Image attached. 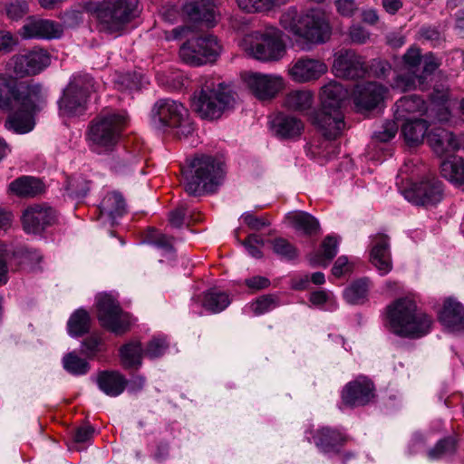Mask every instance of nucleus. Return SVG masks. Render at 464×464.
<instances>
[{"instance_id": "338daca9", "label": "nucleus", "mask_w": 464, "mask_h": 464, "mask_svg": "<svg viewBox=\"0 0 464 464\" xmlns=\"http://www.w3.org/2000/svg\"><path fill=\"white\" fill-rule=\"evenodd\" d=\"M187 211L183 206L178 207L169 212V222L171 227L179 228L184 224V219L186 217Z\"/></svg>"}, {"instance_id": "603ef678", "label": "nucleus", "mask_w": 464, "mask_h": 464, "mask_svg": "<svg viewBox=\"0 0 464 464\" xmlns=\"http://www.w3.org/2000/svg\"><path fill=\"white\" fill-rule=\"evenodd\" d=\"M169 348V343L165 337L155 336L150 340L144 349V355L155 359L162 356Z\"/></svg>"}, {"instance_id": "6e6d98bb", "label": "nucleus", "mask_w": 464, "mask_h": 464, "mask_svg": "<svg viewBox=\"0 0 464 464\" xmlns=\"http://www.w3.org/2000/svg\"><path fill=\"white\" fill-rule=\"evenodd\" d=\"M398 129L399 126L395 121H386L382 124L381 130L373 133V139L380 142H388L395 137Z\"/></svg>"}, {"instance_id": "7c9ffc66", "label": "nucleus", "mask_w": 464, "mask_h": 464, "mask_svg": "<svg viewBox=\"0 0 464 464\" xmlns=\"http://www.w3.org/2000/svg\"><path fill=\"white\" fill-rule=\"evenodd\" d=\"M428 142L433 151L439 156L458 150L459 146L457 137L452 132L444 129H434L428 135Z\"/></svg>"}, {"instance_id": "4d7b16f0", "label": "nucleus", "mask_w": 464, "mask_h": 464, "mask_svg": "<svg viewBox=\"0 0 464 464\" xmlns=\"http://www.w3.org/2000/svg\"><path fill=\"white\" fill-rule=\"evenodd\" d=\"M348 35L353 44H364L369 41L371 34L363 26L356 24L349 28Z\"/></svg>"}, {"instance_id": "393cba45", "label": "nucleus", "mask_w": 464, "mask_h": 464, "mask_svg": "<svg viewBox=\"0 0 464 464\" xmlns=\"http://www.w3.org/2000/svg\"><path fill=\"white\" fill-rule=\"evenodd\" d=\"M440 322L450 331L464 330V307L453 298L445 300L443 308L439 314Z\"/></svg>"}, {"instance_id": "79ce46f5", "label": "nucleus", "mask_w": 464, "mask_h": 464, "mask_svg": "<svg viewBox=\"0 0 464 464\" xmlns=\"http://www.w3.org/2000/svg\"><path fill=\"white\" fill-rule=\"evenodd\" d=\"M231 303L227 293L210 289L204 295L202 305L208 311L217 314L225 310Z\"/></svg>"}, {"instance_id": "37998d69", "label": "nucleus", "mask_w": 464, "mask_h": 464, "mask_svg": "<svg viewBox=\"0 0 464 464\" xmlns=\"http://www.w3.org/2000/svg\"><path fill=\"white\" fill-rule=\"evenodd\" d=\"M91 317L84 309L76 310L67 323L68 333L72 337L82 336L90 330Z\"/></svg>"}, {"instance_id": "0e129e2a", "label": "nucleus", "mask_w": 464, "mask_h": 464, "mask_svg": "<svg viewBox=\"0 0 464 464\" xmlns=\"http://www.w3.org/2000/svg\"><path fill=\"white\" fill-rule=\"evenodd\" d=\"M420 39L430 42L432 45L438 44L441 40L440 33L432 26H422L419 30Z\"/></svg>"}, {"instance_id": "cd10ccee", "label": "nucleus", "mask_w": 464, "mask_h": 464, "mask_svg": "<svg viewBox=\"0 0 464 464\" xmlns=\"http://www.w3.org/2000/svg\"><path fill=\"white\" fill-rule=\"evenodd\" d=\"M96 383L106 395L118 397L127 388L128 380L119 371H102L98 373Z\"/></svg>"}, {"instance_id": "a19ab883", "label": "nucleus", "mask_w": 464, "mask_h": 464, "mask_svg": "<svg viewBox=\"0 0 464 464\" xmlns=\"http://www.w3.org/2000/svg\"><path fill=\"white\" fill-rule=\"evenodd\" d=\"M289 0H237L238 7L246 13H267L282 5Z\"/></svg>"}, {"instance_id": "49530a36", "label": "nucleus", "mask_w": 464, "mask_h": 464, "mask_svg": "<svg viewBox=\"0 0 464 464\" xmlns=\"http://www.w3.org/2000/svg\"><path fill=\"white\" fill-rule=\"evenodd\" d=\"M457 450V440L449 436L440 440L433 448L428 451V458L430 460H438L451 456Z\"/></svg>"}, {"instance_id": "c9c22d12", "label": "nucleus", "mask_w": 464, "mask_h": 464, "mask_svg": "<svg viewBox=\"0 0 464 464\" xmlns=\"http://www.w3.org/2000/svg\"><path fill=\"white\" fill-rule=\"evenodd\" d=\"M440 174L450 183L460 186L464 184V159L450 157L440 163Z\"/></svg>"}, {"instance_id": "3c124183", "label": "nucleus", "mask_w": 464, "mask_h": 464, "mask_svg": "<svg viewBox=\"0 0 464 464\" xmlns=\"http://www.w3.org/2000/svg\"><path fill=\"white\" fill-rule=\"evenodd\" d=\"M276 255L285 260H293L298 256V250L288 240L277 237L271 241Z\"/></svg>"}, {"instance_id": "de8ad7c7", "label": "nucleus", "mask_w": 464, "mask_h": 464, "mask_svg": "<svg viewBox=\"0 0 464 464\" xmlns=\"http://www.w3.org/2000/svg\"><path fill=\"white\" fill-rule=\"evenodd\" d=\"M63 369L72 375H83L90 370L88 362L79 357L74 352L66 353L63 358Z\"/></svg>"}, {"instance_id": "72a5a7b5", "label": "nucleus", "mask_w": 464, "mask_h": 464, "mask_svg": "<svg viewBox=\"0 0 464 464\" xmlns=\"http://www.w3.org/2000/svg\"><path fill=\"white\" fill-rule=\"evenodd\" d=\"M426 110L425 102L418 95L404 96L395 103L394 116L397 121L411 120L410 114L421 112Z\"/></svg>"}, {"instance_id": "c03bdc74", "label": "nucleus", "mask_w": 464, "mask_h": 464, "mask_svg": "<svg viewBox=\"0 0 464 464\" xmlns=\"http://www.w3.org/2000/svg\"><path fill=\"white\" fill-rule=\"evenodd\" d=\"M369 292V280L362 278L353 282L343 291L344 299L352 304H362L366 301Z\"/></svg>"}, {"instance_id": "4c0bfd02", "label": "nucleus", "mask_w": 464, "mask_h": 464, "mask_svg": "<svg viewBox=\"0 0 464 464\" xmlns=\"http://www.w3.org/2000/svg\"><path fill=\"white\" fill-rule=\"evenodd\" d=\"M5 127L16 134L28 133L34 127V114L19 109L7 117Z\"/></svg>"}, {"instance_id": "a211bd4d", "label": "nucleus", "mask_w": 464, "mask_h": 464, "mask_svg": "<svg viewBox=\"0 0 464 464\" xmlns=\"http://www.w3.org/2000/svg\"><path fill=\"white\" fill-rule=\"evenodd\" d=\"M333 68L336 76L351 80L362 78L367 72L364 59L353 50L339 53Z\"/></svg>"}, {"instance_id": "412c9836", "label": "nucleus", "mask_w": 464, "mask_h": 464, "mask_svg": "<svg viewBox=\"0 0 464 464\" xmlns=\"http://www.w3.org/2000/svg\"><path fill=\"white\" fill-rule=\"evenodd\" d=\"M25 39H53L63 34V27L58 23L47 19H29L21 29Z\"/></svg>"}, {"instance_id": "f704fd0d", "label": "nucleus", "mask_w": 464, "mask_h": 464, "mask_svg": "<svg viewBox=\"0 0 464 464\" xmlns=\"http://www.w3.org/2000/svg\"><path fill=\"white\" fill-rule=\"evenodd\" d=\"M285 218L293 227L303 231L305 235H315L320 231L319 221L307 212H290L286 215Z\"/></svg>"}, {"instance_id": "052dcab7", "label": "nucleus", "mask_w": 464, "mask_h": 464, "mask_svg": "<svg viewBox=\"0 0 464 464\" xmlns=\"http://www.w3.org/2000/svg\"><path fill=\"white\" fill-rule=\"evenodd\" d=\"M423 57L418 48L411 47L403 55V61L409 67L410 71L417 70L418 66L421 63Z\"/></svg>"}, {"instance_id": "f03ea898", "label": "nucleus", "mask_w": 464, "mask_h": 464, "mask_svg": "<svg viewBox=\"0 0 464 464\" xmlns=\"http://www.w3.org/2000/svg\"><path fill=\"white\" fill-rule=\"evenodd\" d=\"M385 318L388 330L403 338H420L430 333L432 325L431 317L408 297L398 298L387 305Z\"/></svg>"}, {"instance_id": "ddd939ff", "label": "nucleus", "mask_w": 464, "mask_h": 464, "mask_svg": "<svg viewBox=\"0 0 464 464\" xmlns=\"http://www.w3.org/2000/svg\"><path fill=\"white\" fill-rule=\"evenodd\" d=\"M50 55L44 49L34 48L24 53L14 55L9 65L17 77L35 75L49 66Z\"/></svg>"}, {"instance_id": "9d476101", "label": "nucleus", "mask_w": 464, "mask_h": 464, "mask_svg": "<svg viewBox=\"0 0 464 464\" xmlns=\"http://www.w3.org/2000/svg\"><path fill=\"white\" fill-rule=\"evenodd\" d=\"M93 86V79L90 75L73 76L59 101L60 110L71 115L82 113Z\"/></svg>"}, {"instance_id": "6ab92c4d", "label": "nucleus", "mask_w": 464, "mask_h": 464, "mask_svg": "<svg viewBox=\"0 0 464 464\" xmlns=\"http://www.w3.org/2000/svg\"><path fill=\"white\" fill-rule=\"evenodd\" d=\"M370 262L380 276H386L392 271L390 238L387 235L377 233L371 237Z\"/></svg>"}, {"instance_id": "aec40b11", "label": "nucleus", "mask_w": 464, "mask_h": 464, "mask_svg": "<svg viewBox=\"0 0 464 464\" xmlns=\"http://www.w3.org/2000/svg\"><path fill=\"white\" fill-rule=\"evenodd\" d=\"M246 83L259 100L272 99L284 88V79L276 74L255 72L247 77Z\"/></svg>"}, {"instance_id": "c85d7f7f", "label": "nucleus", "mask_w": 464, "mask_h": 464, "mask_svg": "<svg viewBox=\"0 0 464 464\" xmlns=\"http://www.w3.org/2000/svg\"><path fill=\"white\" fill-rule=\"evenodd\" d=\"M99 210L101 218H106L113 226L116 219L126 213L127 205L120 192L111 191L102 198Z\"/></svg>"}, {"instance_id": "20e7f679", "label": "nucleus", "mask_w": 464, "mask_h": 464, "mask_svg": "<svg viewBox=\"0 0 464 464\" xmlns=\"http://www.w3.org/2000/svg\"><path fill=\"white\" fill-rule=\"evenodd\" d=\"M138 4L139 0H103L84 3L82 9L96 19L100 31L114 34L136 17Z\"/></svg>"}, {"instance_id": "69168bd1", "label": "nucleus", "mask_w": 464, "mask_h": 464, "mask_svg": "<svg viewBox=\"0 0 464 464\" xmlns=\"http://www.w3.org/2000/svg\"><path fill=\"white\" fill-rule=\"evenodd\" d=\"M102 343L98 337H90L82 343V353L88 357H93L99 351Z\"/></svg>"}, {"instance_id": "5fc2aeb1", "label": "nucleus", "mask_w": 464, "mask_h": 464, "mask_svg": "<svg viewBox=\"0 0 464 464\" xmlns=\"http://www.w3.org/2000/svg\"><path fill=\"white\" fill-rule=\"evenodd\" d=\"M5 14L11 20H19L29 12V5L25 0H12L5 5Z\"/></svg>"}, {"instance_id": "58836bf2", "label": "nucleus", "mask_w": 464, "mask_h": 464, "mask_svg": "<svg viewBox=\"0 0 464 464\" xmlns=\"http://www.w3.org/2000/svg\"><path fill=\"white\" fill-rule=\"evenodd\" d=\"M339 241L335 237L327 236L322 242V252L311 256L312 266H328L330 261L336 256Z\"/></svg>"}, {"instance_id": "6e6552de", "label": "nucleus", "mask_w": 464, "mask_h": 464, "mask_svg": "<svg viewBox=\"0 0 464 464\" xmlns=\"http://www.w3.org/2000/svg\"><path fill=\"white\" fill-rule=\"evenodd\" d=\"M152 120L160 127L175 130V135L179 139L188 138L195 130L188 110L182 103L169 98L155 102L152 108Z\"/></svg>"}, {"instance_id": "0eeeda50", "label": "nucleus", "mask_w": 464, "mask_h": 464, "mask_svg": "<svg viewBox=\"0 0 464 464\" xmlns=\"http://www.w3.org/2000/svg\"><path fill=\"white\" fill-rule=\"evenodd\" d=\"M282 35V31L274 26L254 31L243 40L245 51L256 60L278 61L286 52Z\"/></svg>"}, {"instance_id": "ea45409f", "label": "nucleus", "mask_w": 464, "mask_h": 464, "mask_svg": "<svg viewBox=\"0 0 464 464\" xmlns=\"http://www.w3.org/2000/svg\"><path fill=\"white\" fill-rule=\"evenodd\" d=\"M314 94L309 90H295L288 92L285 98V106L294 111H304L311 108Z\"/></svg>"}, {"instance_id": "f8f14e48", "label": "nucleus", "mask_w": 464, "mask_h": 464, "mask_svg": "<svg viewBox=\"0 0 464 464\" xmlns=\"http://www.w3.org/2000/svg\"><path fill=\"white\" fill-rule=\"evenodd\" d=\"M404 198L415 205H434L442 198V183L433 175L427 176L420 183L403 191Z\"/></svg>"}, {"instance_id": "b1692460", "label": "nucleus", "mask_w": 464, "mask_h": 464, "mask_svg": "<svg viewBox=\"0 0 464 464\" xmlns=\"http://www.w3.org/2000/svg\"><path fill=\"white\" fill-rule=\"evenodd\" d=\"M216 0H191L183 5V14L192 22H205L212 25L215 19Z\"/></svg>"}, {"instance_id": "e433bc0d", "label": "nucleus", "mask_w": 464, "mask_h": 464, "mask_svg": "<svg viewBox=\"0 0 464 464\" xmlns=\"http://www.w3.org/2000/svg\"><path fill=\"white\" fill-rule=\"evenodd\" d=\"M144 350L140 342H130L120 349L121 362L124 369H138L142 364Z\"/></svg>"}, {"instance_id": "a878e982", "label": "nucleus", "mask_w": 464, "mask_h": 464, "mask_svg": "<svg viewBox=\"0 0 464 464\" xmlns=\"http://www.w3.org/2000/svg\"><path fill=\"white\" fill-rule=\"evenodd\" d=\"M271 129L278 138L291 140L301 135L304 123L295 116L280 113L272 120Z\"/></svg>"}, {"instance_id": "9b49d317", "label": "nucleus", "mask_w": 464, "mask_h": 464, "mask_svg": "<svg viewBox=\"0 0 464 464\" xmlns=\"http://www.w3.org/2000/svg\"><path fill=\"white\" fill-rule=\"evenodd\" d=\"M97 317L102 327L115 334H122L130 329V322L119 302L104 294L97 297Z\"/></svg>"}, {"instance_id": "bf43d9fd", "label": "nucleus", "mask_w": 464, "mask_h": 464, "mask_svg": "<svg viewBox=\"0 0 464 464\" xmlns=\"http://www.w3.org/2000/svg\"><path fill=\"white\" fill-rule=\"evenodd\" d=\"M421 63L423 64V70L419 75L425 76V84L427 85L428 77L439 68L440 62L431 53H429L423 56Z\"/></svg>"}, {"instance_id": "09e8293b", "label": "nucleus", "mask_w": 464, "mask_h": 464, "mask_svg": "<svg viewBox=\"0 0 464 464\" xmlns=\"http://www.w3.org/2000/svg\"><path fill=\"white\" fill-rule=\"evenodd\" d=\"M14 83L5 74L0 73V110L12 111Z\"/></svg>"}, {"instance_id": "a18cd8bd", "label": "nucleus", "mask_w": 464, "mask_h": 464, "mask_svg": "<svg viewBox=\"0 0 464 464\" xmlns=\"http://www.w3.org/2000/svg\"><path fill=\"white\" fill-rule=\"evenodd\" d=\"M392 87L401 92H406L417 88L425 90L427 88L425 84V76L416 74L415 71L397 75L392 83Z\"/></svg>"}, {"instance_id": "f3484780", "label": "nucleus", "mask_w": 464, "mask_h": 464, "mask_svg": "<svg viewBox=\"0 0 464 464\" xmlns=\"http://www.w3.org/2000/svg\"><path fill=\"white\" fill-rule=\"evenodd\" d=\"M374 397V384L365 376L349 382L343 389L342 401L350 407L364 406Z\"/></svg>"}, {"instance_id": "774afa93", "label": "nucleus", "mask_w": 464, "mask_h": 464, "mask_svg": "<svg viewBox=\"0 0 464 464\" xmlns=\"http://www.w3.org/2000/svg\"><path fill=\"white\" fill-rule=\"evenodd\" d=\"M245 284L248 288L254 291H258L268 287L270 285V281L268 278L265 276H256L246 279Z\"/></svg>"}, {"instance_id": "39448f33", "label": "nucleus", "mask_w": 464, "mask_h": 464, "mask_svg": "<svg viewBox=\"0 0 464 464\" xmlns=\"http://www.w3.org/2000/svg\"><path fill=\"white\" fill-rule=\"evenodd\" d=\"M235 97L228 85L214 77H203L201 89L192 100L194 110L203 119L217 120L234 107Z\"/></svg>"}, {"instance_id": "680f3d73", "label": "nucleus", "mask_w": 464, "mask_h": 464, "mask_svg": "<svg viewBox=\"0 0 464 464\" xmlns=\"http://www.w3.org/2000/svg\"><path fill=\"white\" fill-rule=\"evenodd\" d=\"M334 5L338 14L345 17L353 16L358 10L354 0H335Z\"/></svg>"}, {"instance_id": "dca6fc26", "label": "nucleus", "mask_w": 464, "mask_h": 464, "mask_svg": "<svg viewBox=\"0 0 464 464\" xmlns=\"http://www.w3.org/2000/svg\"><path fill=\"white\" fill-rule=\"evenodd\" d=\"M22 220L25 232L38 234L56 221V212L46 204H34L24 211Z\"/></svg>"}, {"instance_id": "8fccbe9b", "label": "nucleus", "mask_w": 464, "mask_h": 464, "mask_svg": "<svg viewBox=\"0 0 464 464\" xmlns=\"http://www.w3.org/2000/svg\"><path fill=\"white\" fill-rule=\"evenodd\" d=\"M90 189L89 182L81 176L70 178L65 185V191L72 198H84Z\"/></svg>"}, {"instance_id": "473e14b6", "label": "nucleus", "mask_w": 464, "mask_h": 464, "mask_svg": "<svg viewBox=\"0 0 464 464\" xmlns=\"http://www.w3.org/2000/svg\"><path fill=\"white\" fill-rule=\"evenodd\" d=\"M44 189L43 182L31 176L17 178L9 184V190L23 198H33L41 194Z\"/></svg>"}, {"instance_id": "c756f323", "label": "nucleus", "mask_w": 464, "mask_h": 464, "mask_svg": "<svg viewBox=\"0 0 464 464\" xmlns=\"http://www.w3.org/2000/svg\"><path fill=\"white\" fill-rule=\"evenodd\" d=\"M348 96V92L336 81H330L321 88L322 109L340 111Z\"/></svg>"}, {"instance_id": "864d4df0", "label": "nucleus", "mask_w": 464, "mask_h": 464, "mask_svg": "<svg viewBox=\"0 0 464 464\" xmlns=\"http://www.w3.org/2000/svg\"><path fill=\"white\" fill-rule=\"evenodd\" d=\"M278 305L277 298L271 295H263L250 304V309L256 315L263 314Z\"/></svg>"}, {"instance_id": "4468645a", "label": "nucleus", "mask_w": 464, "mask_h": 464, "mask_svg": "<svg viewBox=\"0 0 464 464\" xmlns=\"http://www.w3.org/2000/svg\"><path fill=\"white\" fill-rule=\"evenodd\" d=\"M13 102L24 112L34 114L46 103V92L38 82L14 84Z\"/></svg>"}, {"instance_id": "2eb2a0df", "label": "nucleus", "mask_w": 464, "mask_h": 464, "mask_svg": "<svg viewBox=\"0 0 464 464\" xmlns=\"http://www.w3.org/2000/svg\"><path fill=\"white\" fill-rule=\"evenodd\" d=\"M327 70L328 67L324 61L304 55L292 62L288 74L295 82L307 83L320 79Z\"/></svg>"}, {"instance_id": "4be33fe9", "label": "nucleus", "mask_w": 464, "mask_h": 464, "mask_svg": "<svg viewBox=\"0 0 464 464\" xmlns=\"http://www.w3.org/2000/svg\"><path fill=\"white\" fill-rule=\"evenodd\" d=\"M314 124L328 140H334L339 137L345 128L343 115L341 111L321 109L314 118Z\"/></svg>"}, {"instance_id": "2f4dec72", "label": "nucleus", "mask_w": 464, "mask_h": 464, "mask_svg": "<svg viewBox=\"0 0 464 464\" xmlns=\"http://www.w3.org/2000/svg\"><path fill=\"white\" fill-rule=\"evenodd\" d=\"M429 129V123L423 119L407 120L401 125V134L406 144L415 147L421 144Z\"/></svg>"}, {"instance_id": "5701e85b", "label": "nucleus", "mask_w": 464, "mask_h": 464, "mask_svg": "<svg viewBox=\"0 0 464 464\" xmlns=\"http://www.w3.org/2000/svg\"><path fill=\"white\" fill-rule=\"evenodd\" d=\"M386 88L377 82L358 85L354 93V103L360 110L371 111L384 99Z\"/></svg>"}, {"instance_id": "f257e3e1", "label": "nucleus", "mask_w": 464, "mask_h": 464, "mask_svg": "<svg viewBox=\"0 0 464 464\" xmlns=\"http://www.w3.org/2000/svg\"><path fill=\"white\" fill-rule=\"evenodd\" d=\"M280 24L295 37V45L303 51L325 44L332 35L330 23L318 8L299 13L295 7H289L281 14Z\"/></svg>"}, {"instance_id": "423d86ee", "label": "nucleus", "mask_w": 464, "mask_h": 464, "mask_svg": "<svg viewBox=\"0 0 464 464\" xmlns=\"http://www.w3.org/2000/svg\"><path fill=\"white\" fill-rule=\"evenodd\" d=\"M223 164L211 156L194 158L183 170L186 192L192 196L214 192L224 178Z\"/></svg>"}, {"instance_id": "7ed1b4c3", "label": "nucleus", "mask_w": 464, "mask_h": 464, "mask_svg": "<svg viewBox=\"0 0 464 464\" xmlns=\"http://www.w3.org/2000/svg\"><path fill=\"white\" fill-rule=\"evenodd\" d=\"M128 125L123 111H102L89 123L86 139L92 151L102 154L111 151Z\"/></svg>"}, {"instance_id": "bb28decb", "label": "nucleus", "mask_w": 464, "mask_h": 464, "mask_svg": "<svg viewBox=\"0 0 464 464\" xmlns=\"http://www.w3.org/2000/svg\"><path fill=\"white\" fill-rule=\"evenodd\" d=\"M315 446L324 453L338 452L339 448L346 441V437L339 430L322 427L313 434Z\"/></svg>"}, {"instance_id": "e2e57ef3", "label": "nucleus", "mask_w": 464, "mask_h": 464, "mask_svg": "<svg viewBox=\"0 0 464 464\" xmlns=\"http://www.w3.org/2000/svg\"><path fill=\"white\" fill-rule=\"evenodd\" d=\"M60 18L66 27H75L82 22V13L74 9L66 10Z\"/></svg>"}, {"instance_id": "1a4fd4ad", "label": "nucleus", "mask_w": 464, "mask_h": 464, "mask_svg": "<svg viewBox=\"0 0 464 464\" xmlns=\"http://www.w3.org/2000/svg\"><path fill=\"white\" fill-rule=\"evenodd\" d=\"M221 53V45L216 36H206L190 39L179 49V57L187 64L199 66L217 60Z\"/></svg>"}, {"instance_id": "13d9d810", "label": "nucleus", "mask_w": 464, "mask_h": 464, "mask_svg": "<svg viewBox=\"0 0 464 464\" xmlns=\"http://www.w3.org/2000/svg\"><path fill=\"white\" fill-rule=\"evenodd\" d=\"M241 219L249 228L254 230H260L270 226V221L266 217H256L252 212L244 213Z\"/></svg>"}]
</instances>
